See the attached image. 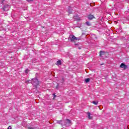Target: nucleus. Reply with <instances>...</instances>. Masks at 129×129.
I'll return each mask as SVG.
<instances>
[{"label": "nucleus", "instance_id": "6e6552de", "mask_svg": "<svg viewBox=\"0 0 129 129\" xmlns=\"http://www.w3.org/2000/svg\"><path fill=\"white\" fill-rule=\"evenodd\" d=\"M69 14H72V8L71 7H69L68 9Z\"/></svg>", "mask_w": 129, "mask_h": 129}, {"label": "nucleus", "instance_id": "2eb2a0df", "mask_svg": "<svg viewBox=\"0 0 129 129\" xmlns=\"http://www.w3.org/2000/svg\"><path fill=\"white\" fill-rule=\"evenodd\" d=\"M8 129H12V126H9L8 128Z\"/></svg>", "mask_w": 129, "mask_h": 129}, {"label": "nucleus", "instance_id": "4be33fe9", "mask_svg": "<svg viewBox=\"0 0 129 129\" xmlns=\"http://www.w3.org/2000/svg\"><path fill=\"white\" fill-rule=\"evenodd\" d=\"M101 65H103V64H101Z\"/></svg>", "mask_w": 129, "mask_h": 129}, {"label": "nucleus", "instance_id": "4468645a", "mask_svg": "<svg viewBox=\"0 0 129 129\" xmlns=\"http://www.w3.org/2000/svg\"><path fill=\"white\" fill-rule=\"evenodd\" d=\"M27 2H33L34 0H26Z\"/></svg>", "mask_w": 129, "mask_h": 129}, {"label": "nucleus", "instance_id": "ddd939ff", "mask_svg": "<svg viewBox=\"0 0 129 129\" xmlns=\"http://www.w3.org/2000/svg\"><path fill=\"white\" fill-rule=\"evenodd\" d=\"M59 85H57L56 87V89H59Z\"/></svg>", "mask_w": 129, "mask_h": 129}, {"label": "nucleus", "instance_id": "a211bd4d", "mask_svg": "<svg viewBox=\"0 0 129 129\" xmlns=\"http://www.w3.org/2000/svg\"><path fill=\"white\" fill-rule=\"evenodd\" d=\"M29 129H34V128H33V127H29Z\"/></svg>", "mask_w": 129, "mask_h": 129}, {"label": "nucleus", "instance_id": "0eeeda50", "mask_svg": "<svg viewBox=\"0 0 129 129\" xmlns=\"http://www.w3.org/2000/svg\"><path fill=\"white\" fill-rule=\"evenodd\" d=\"M87 115H88V118L89 119H92V116H91L90 112H88L87 113Z\"/></svg>", "mask_w": 129, "mask_h": 129}, {"label": "nucleus", "instance_id": "f03ea898", "mask_svg": "<svg viewBox=\"0 0 129 129\" xmlns=\"http://www.w3.org/2000/svg\"><path fill=\"white\" fill-rule=\"evenodd\" d=\"M32 84H33V85H38L39 84V81H38L37 79H33Z\"/></svg>", "mask_w": 129, "mask_h": 129}, {"label": "nucleus", "instance_id": "aec40b11", "mask_svg": "<svg viewBox=\"0 0 129 129\" xmlns=\"http://www.w3.org/2000/svg\"><path fill=\"white\" fill-rule=\"evenodd\" d=\"M74 19H76V18H75V16L74 17Z\"/></svg>", "mask_w": 129, "mask_h": 129}, {"label": "nucleus", "instance_id": "f8f14e48", "mask_svg": "<svg viewBox=\"0 0 129 129\" xmlns=\"http://www.w3.org/2000/svg\"><path fill=\"white\" fill-rule=\"evenodd\" d=\"M86 24L87 25V26H90V23H89V22H87L86 23Z\"/></svg>", "mask_w": 129, "mask_h": 129}, {"label": "nucleus", "instance_id": "9b49d317", "mask_svg": "<svg viewBox=\"0 0 129 129\" xmlns=\"http://www.w3.org/2000/svg\"><path fill=\"white\" fill-rule=\"evenodd\" d=\"M90 81V79L88 78L85 79V82L86 83H88Z\"/></svg>", "mask_w": 129, "mask_h": 129}, {"label": "nucleus", "instance_id": "1a4fd4ad", "mask_svg": "<svg viewBox=\"0 0 129 129\" xmlns=\"http://www.w3.org/2000/svg\"><path fill=\"white\" fill-rule=\"evenodd\" d=\"M93 18H94V16L93 15H89L88 16L89 20H92V19H93Z\"/></svg>", "mask_w": 129, "mask_h": 129}, {"label": "nucleus", "instance_id": "f3484780", "mask_svg": "<svg viewBox=\"0 0 129 129\" xmlns=\"http://www.w3.org/2000/svg\"><path fill=\"white\" fill-rule=\"evenodd\" d=\"M62 121L61 120H60V121H58V123H60V122H61Z\"/></svg>", "mask_w": 129, "mask_h": 129}, {"label": "nucleus", "instance_id": "412c9836", "mask_svg": "<svg viewBox=\"0 0 129 129\" xmlns=\"http://www.w3.org/2000/svg\"><path fill=\"white\" fill-rule=\"evenodd\" d=\"M105 58H107V56H106Z\"/></svg>", "mask_w": 129, "mask_h": 129}, {"label": "nucleus", "instance_id": "f257e3e1", "mask_svg": "<svg viewBox=\"0 0 129 129\" xmlns=\"http://www.w3.org/2000/svg\"><path fill=\"white\" fill-rule=\"evenodd\" d=\"M69 40H70L71 42L74 43L77 41H79V38H76L74 35H70L69 37Z\"/></svg>", "mask_w": 129, "mask_h": 129}, {"label": "nucleus", "instance_id": "6ab92c4d", "mask_svg": "<svg viewBox=\"0 0 129 129\" xmlns=\"http://www.w3.org/2000/svg\"><path fill=\"white\" fill-rule=\"evenodd\" d=\"M4 11H6V6L4 8Z\"/></svg>", "mask_w": 129, "mask_h": 129}, {"label": "nucleus", "instance_id": "9d476101", "mask_svg": "<svg viewBox=\"0 0 129 129\" xmlns=\"http://www.w3.org/2000/svg\"><path fill=\"white\" fill-rule=\"evenodd\" d=\"M92 103H93V104H95V105H97V104H98V102L93 101Z\"/></svg>", "mask_w": 129, "mask_h": 129}, {"label": "nucleus", "instance_id": "dca6fc26", "mask_svg": "<svg viewBox=\"0 0 129 129\" xmlns=\"http://www.w3.org/2000/svg\"><path fill=\"white\" fill-rule=\"evenodd\" d=\"M28 72H29V70H27L25 71L26 73H28Z\"/></svg>", "mask_w": 129, "mask_h": 129}, {"label": "nucleus", "instance_id": "7ed1b4c3", "mask_svg": "<svg viewBox=\"0 0 129 129\" xmlns=\"http://www.w3.org/2000/svg\"><path fill=\"white\" fill-rule=\"evenodd\" d=\"M120 68H123L124 70L127 69V66L125 65L124 63H122L120 66Z\"/></svg>", "mask_w": 129, "mask_h": 129}, {"label": "nucleus", "instance_id": "423d86ee", "mask_svg": "<svg viewBox=\"0 0 129 129\" xmlns=\"http://www.w3.org/2000/svg\"><path fill=\"white\" fill-rule=\"evenodd\" d=\"M61 64L62 61H61L60 60H58L56 63V65H57V66H60V65H61Z\"/></svg>", "mask_w": 129, "mask_h": 129}, {"label": "nucleus", "instance_id": "39448f33", "mask_svg": "<svg viewBox=\"0 0 129 129\" xmlns=\"http://www.w3.org/2000/svg\"><path fill=\"white\" fill-rule=\"evenodd\" d=\"M71 125V121L69 119H67L66 121V125Z\"/></svg>", "mask_w": 129, "mask_h": 129}, {"label": "nucleus", "instance_id": "20e7f679", "mask_svg": "<svg viewBox=\"0 0 129 129\" xmlns=\"http://www.w3.org/2000/svg\"><path fill=\"white\" fill-rule=\"evenodd\" d=\"M106 55H107L106 52L102 51H100V56L101 57H103V56H106Z\"/></svg>", "mask_w": 129, "mask_h": 129}]
</instances>
